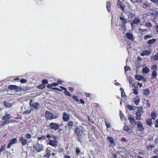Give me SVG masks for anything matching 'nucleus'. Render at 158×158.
Instances as JSON below:
<instances>
[{"mask_svg": "<svg viewBox=\"0 0 158 158\" xmlns=\"http://www.w3.org/2000/svg\"><path fill=\"white\" fill-rule=\"evenodd\" d=\"M139 101L140 99L139 97L138 96H137L135 98H134L133 99V102L136 105H137L139 104Z\"/></svg>", "mask_w": 158, "mask_h": 158, "instance_id": "6ab92c4d", "label": "nucleus"}, {"mask_svg": "<svg viewBox=\"0 0 158 158\" xmlns=\"http://www.w3.org/2000/svg\"><path fill=\"white\" fill-rule=\"evenodd\" d=\"M154 148V147L151 144H149L148 146V150L151 151Z\"/></svg>", "mask_w": 158, "mask_h": 158, "instance_id": "58836bf2", "label": "nucleus"}, {"mask_svg": "<svg viewBox=\"0 0 158 158\" xmlns=\"http://www.w3.org/2000/svg\"><path fill=\"white\" fill-rule=\"evenodd\" d=\"M49 127L52 130L56 131L59 129L60 127L57 123L52 122L50 123Z\"/></svg>", "mask_w": 158, "mask_h": 158, "instance_id": "20e7f679", "label": "nucleus"}, {"mask_svg": "<svg viewBox=\"0 0 158 158\" xmlns=\"http://www.w3.org/2000/svg\"><path fill=\"white\" fill-rule=\"evenodd\" d=\"M123 130L126 131H127L129 134H131L133 133L132 130L130 129L127 125H125L123 127Z\"/></svg>", "mask_w": 158, "mask_h": 158, "instance_id": "dca6fc26", "label": "nucleus"}, {"mask_svg": "<svg viewBox=\"0 0 158 158\" xmlns=\"http://www.w3.org/2000/svg\"><path fill=\"white\" fill-rule=\"evenodd\" d=\"M139 19L138 17H137V16L134 18L132 21L133 23H134L135 24H137L139 23Z\"/></svg>", "mask_w": 158, "mask_h": 158, "instance_id": "bb28decb", "label": "nucleus"}, {"mask_svg": "<svg viewBox=\"0 0 158 158\" xmlns=\"http://www.w3.org/2000/svg\"><path fill=\"white\" fill-rule=\"evenodd\" d=\"M27 140L26 139H24L22 141V143L23 145H25L27 144Z\"/></svg>", "mask_w": 158, "mask_h": 158, "instance_id": "4c0bfd02", "label": "nucleus"}, {"mask_svg": "<svg viewBox=\"0 0 158 158\" xmlns=\"http://www.w3.org/2000/svg\"><path fill=\"white\" fill-rule=\"evenodd\" d=\"M4 105L6 107H10L12 105L11 103H9L5 101L4 102Z\"/></svg>", "mask_w": 158, "mask_h": 158, "instance_id": "7c9ffc66", "label": "nucleus"}, {"mask_svg": "<svg viewBox=\"0 0 158 158\" xmlns=\"http://www.w3.org/2000/svg\"><path fill=\"white\" fill-rule=\"evenodd\" d=\"M149 93V91L148 89H144L143 90V94L145 95H147Z\"/></svg>", "mask_w": 158, "mask_h": 158, "instance_id": "e433bc0d", "label": "nucleus"}, {"mask_svg": "<svg viewBox=\"0 0 158 158\" xmlns=\"http://www.w3.org/2000/svg\"><path fill=\"white\" fill-rule=\"evenodd\" d=\"M7 122L5 121L2 122L1 121V126L3 127V126H5V124Z\"/></svg>", "mask_w": 158, "mask_h": 158, "instance_id": "09e8293b", "label": "nucleus"}, {"mask_svg": "<svg viewBox=\"0 0 158 158\" xmlns=\"http://www.w3.org/2000/svg\"><path fill=\"white\" fill-rule=\"evenodd\" d=\"M154 60L158 61V52L152 57Z\"/></svg>", "mask_w": 158, "mask_h": 158, "instance_id": "473e14b6", "label": "nucleus"}, {"mask_svg": "<svg viewBox=\"0 0 158 158\" xmlns=\"http://www.w3.org/2000/svg\"><path fill=\"white\" fill-rule=\"evenodd\" d=\"M38 88L39 89H43L45 88V85L43 84H40L38 86Z\"/></svg>", "mask_w": 158, "mask_h": 158, "instance_id": "a19ab883", "label": "nucleus"}, {"mask_svg": "<svg viewBox=\"0 0 158 158\" xmlns=\"http://www.w3.org/2000/svg\"><path fill=\"white\" fill-rule=\"evenodd\" d=\"M45 117L48 120L56 119L57 118V117L56 115L47 110L46 111Z\"/></svg>", "mask_w": 158, "mask_h": 158, "instance_id": "7ed1b4c3", "label": "nucleus"}, {"mask_svg": "<svg viewBox=\"0 0 158 158\" xmlns=\"http://www.w3.org/2000/svg\"><path fill=\"white\" fill-rule=\"evenodd\" d=\"M107 139L109 140L111 146L113 147L115 145L114 140L112 138L108 136L107 138Z\"/></svg>", "mask_w": 158, "mask_h": 158, "instance_id": "aec40b11", "label": "nucleus"}, {"mask_svg": "<svg viewBox=\"0 0 158 158\" xmlns=\"http://www.w3.org/2000/svg\"><path fill=\"white\" fill-rule=\"evenodd\" d=\"M152 118L155 120L156 118L157 115L155 112H152L151 114Z\"/></svg>", "mask_w": 158, "mask_h": 158, "instance_id": "c756f323", "label": "nucleus"}, {"mask_svg": "<svg viewBox=\"0 0 158 158\" xmlns=\"http://www.w3.org/2000/svg\"><path fill=\"white\" fill-rule=\"evenodd\" d=\"M145 26L148 28H150L152 26V24L150 22H148L147 23L145 24Z\"/></svg>", "mask_w": 158, "mask_h": 158, "instance_id": "f704fd0d", "label": "nucleus"}, {"mask_svg": "<svg viewBox=\"0 0 158 158\" xmlns=\"http://www.w3.org/2000/svg\"><path fill=\"white\" fill-rule=\"evenodd\" d=\"M155 127L156 128L158 127V118H157L156 121L155 123Z\"/></svg>", "mask_w": 158, "mask_h": 158, "instance_id": "864d4df0", "label": "nucleus"}, {"mask_svg": "<svg viewBox=\"0 0 158 158\" xmlns=\"http://www.w3.org/2000/svg\"><path fill=\"white\" fill-rule=\"evenodd\" d=\"M129 122L131 125L134 124L136 125L138 123V122H136L135 120L132 116H130L128 117Z\"/></svg>", "mask_w": 158, "mask_h": 158, "instance_id": "9d476101", "label": "nucleus"}, {"mask_svg": "<svg viewBox=\"0 0 158 158\" xmlns=\"http://www.w3.org/2000/svg\"><path fill=\"white\" fill-rule=\"evenodd\" d=\"M21 82L22 83H26L27 82V80L25 79H21Z\"/></svg>", "mask_w": 158, "mask_h": 158, "instance_id": "603ef678", "label": "nucleus"}, {"mask_svg": "<svg viewBox=\"0 0 158 158\" xmlns=\"http://www.w3.org/2000/svg\"><path fill=\"white\" fill-rule=\"evenodd\" d=\"M70 118L69 115L66 113L64 112L63 114V119L64 122H68Z\"/></svg>", "mask_w": 158, "mask_h": 158, "instance_id": "9b49d317", "label": "nucleus"}, {"mask_svg": "<svg viewBox=\"0 0 158 158\" xmlns=\"http://www.w3.org/2000/svg\"><path fill=\"white\" fill-rule=\"evenodd\" d=\"M25 137L27 139H29L31 137V135L30 134H27L25 135Z\"/></svg>", "mask_w": 158, "mask_h": 158, "instance_id": "c03bdc74", "label": "nucleus"}, {"mask_svg": "<svg viewBox=\"0 0 158 158\" xmlns=\"http://www.w3.org/2000/svg\"><path fill=\"white\" fill-rule=\"evenodd\" d=\"M46 137H47V138L48 140H51V139L52 138V136L49 134H47L46 136Z\"/></svg>", "mask_w": 158, "mask_h": 158, "instance_id": "3c124183", "label": "nucleus"}, {"mask_svg": "<svg viewBox=\"0 0 158 158\" xmlns=\"http://www.w3.org/2000/svg\"><path fill=\"white\" fill-rule=\"evenodd\" d=\"M8 88L11 90H15L16 92L21 91V90L20 87L14 85H9Z\"/></svg>", "mask_w": 158, "mask_h": 158, "instance_id": "39448f33", "label": "nucleus"}, {"mask_svg": "<svg viewBox=\"0 0 158 158\" xmlns=\"http://www.w3.org/2000/svg\"><path fill=\"white\" fill-rule=\"evenodd\" d=\"M30 105L31 108V110L32 111L34 109L38 110L40 108V104L36 102H33L32 100H30Z\"/></svg>", "mask_w": 158, "mask_h": 158, "instance_id": "f257e3e1", "label": "nucleus"}, {"mask_svg": "<svg viewBox=\"0 0 158 158\" xmlns=\"http://www.w3.org/2000/svg\"><path fill=\"white\" fill-rule=\"evenodd\" d=\"M119 19L121 20V22L122 23L123 27L124 28H126V25L127 22V19L124 18L123 16H120Z\"/></svg>", "mask_w": 158, "mask_h": 158, "instance_id": "6e6552de", "label": "nucleus"}, {"mask_svg": "<svg viewBox=\"0 0 158 158\" xmlns=\"http://www.w3.org/2000/svg\"><path fill=\"white\" fill-rule=\"evenodd\" d=\"M2 119L4 121L7 122L8 120L10 119V115L7 114H6L4 115L2 117Z\"/></svg>", "mask_w": 158, "mask_h": 158, "instance_id": "f3484780", "label": "nucleus"}, {"mask_svg": "<svg viewBox=\"0 0 158 158\" xmlns=\"http://www.w3.org/2000/svg\"><path fill=\"white\" fill-rule=\"evenodd\" d=\"M128 19H129L130 18H131V20L129 21L130 22L131 21V19H132L135 18V17H136V15L135 14V13L134 12H131L129 13L128 15Z\"/></svg>", "mask_w": 158, "mask_h": 158, "instance_id": "a211bd4d", "label": "nucleus"}, {"mask_svg": "<svg viewBox=\"0 0 158 158\" xmlns=\"http://www.w3.org/2000/svg\"><path fill=\"white\" fill-rule=\"evenodd\" d=\"M121 91V96L122 97H124L126 96V94L124 92V90L123 89L121 88L120 89Z\"/></svg>", "mask_w": 158, "mask_h": 158, "instance_id": "ea45409f", "label": "nucleus"}, {"mask_svg": "<svg viewBox=\"0 0 158 158\" xmlns=\"http://www.w3.org/2000/svg\"><path fill=\"white\" fill-rule=\"evenodd\" d=\"M138 109L136 111L135 114L137 117H140L141 116L143 113V107H137Z\"/></svg>", "mask_w": 158, "mask_h": 158, "instance_id": "423d86ee", "label": "nucleus"}, {"mask_svg": "<svg viewBox=\"0 0 158 158\" xmlns=\"http://www.w3.org/2000/svg\"><path fill=\"white\" fill-rule=\"evenodd\" d=\"M151 2L155 3V4H158V0H150Z\"/></svg>", "mask_w": 158, "mask_h": 158, "instance_id": "13d9d810", "label": "nucleus"}, {"mask_svg": "<svg viewBox=\"0 0 158 158\" xmlns=\"http://www.w3.org/2000/svg\"><path fill=\"white\" fill-rule=\"evenodd\" d=\"M75 116L78 118L79 119L81 120L82 119V118L79 116L78 114H76L75 115Z\"/></svg>", "mask_w": 158, "mask_h": 158, "instance_id": "bf43d9fd", "label": "nucleus"}, {"mask_svg": "<svg viewBox=\"0 0 158 158\" xmlns=\"http://www.w3.org/2000/svg\"><path fill=\"white\" fill-rule=\"evenodd\" d=\"M127 109L130 110H132L135 109H134L133 107L131 105H128V106H127Z\"/></svg>", "mask_w": 158, "mask_h": 158, "instance_id": "79ce46f5", "label": "nucleus"}, {"mask_svg": "<svg viewBox=\"0 0 158 158\" xmlns=\"http://www.w3.org/2000/svg\"><path fill=\"white\" fill-rule=\"evenodd\" d=\"M138 31L139 33L141 34H143L144 32L143 29L140 28H139Z\"/></svg>", "mask_w": 158, "mask_h": 158, "instance_id": "de8ad7c7", "label": "nucleus"}, {"mask_svg": "<svg viewBox=\"0 0 158 158\" xmlns=\"http://www.w3.org/2000/svg\"><path fill=\"white\" fill-rule=\"evenodd\" d=\"M132 90H133V92L135 94H138L139 92V90L138 89H133Z\"/></svg>", "mask_w": 158, "mask_h": 158, "instance_id": "37998d69", "label": "nucleus"}, {"mask_svg": "<svg viewBox=\"0 0 158 158\" xmlns=\"http://www.w3.org/2000/svg\"><path fill=\"white\" fill-rule=\"evenodd\" d=\"M151 53V51L148 50H146L143 51L141 53L140 55L142 56H144L145 55H149Z\"/></svg>", "mask_w": 158, "mask_h": 158, "instance_id": "412c9836", "label": "nucleus"}, {"mask_svg": "<svg viewBox=\"0 0 158 158\" xmlns=\"http://www.w3.org/2000/svg\"><path fill=\"white\" fill-rule=\"evenodd\" d=\"M45 138V136L44 135H41V136L38 137V140H40L41 139H44Z\"/></svg>", "mask_w": 158, "mask_h": 158, "instance_id": "49530a36", "label": "nucleus"}, {"mask_svg": "<svg viewBox=\"0 0 158 158\" xmlns=\"http://www.w3.org/2000/svg\"><path fill=\"white\" fill-rule=\"evenodd\" d=\"M64 158H71V157L70 156L65 155L64 156Z\"/></svg>", "mask_w": 158, "mask_h": 158, "instance_id": "774afa93", "label": "nucleus"}, {"mask_svg": "<svg viewBox=\"0 0 158 158\" xmlns=\"http://www.w3.org/2000/svg\"><path fill=\"white\" fill-rule=\"evenodd\" d=\"M149 68L146 67L143 69L142 72L143 73L147 74L149 72Z\"/></svg>", "mask_w": 158, "mask_h": 158, "instance_id": "b1692460", "label": "nucleus"}, {"mask_svg": "<svg viewBox=\"0 0 158 158\" xmlns=\"http://www.w3.org/2000/svg\"><path fill=\"white\" fill-rule=\"evenodd\" d=\"M64 93L66 95L69 96H71V94L68 91L65 90V91L64 92Z\"/></svg>", "mask_w": 158, "mask_h": 158, "instance_id": "4d7b16f0", "label": "nucleus"}, {"mask_svg": "<svg viewBox=\"0 0 158 158\" xmlns=\"http://www.w3.org/2000/svg\"><path fill=\"white\" fill-rule=\"evenodd\" d=\"M146 123L149 126H151L152 124V120L150 118L147 119L146 120Z\"/></svg>", "mask_w": 158, "mask_h": 158, "instance_id": "2f4dec72", "label": "nucleus"}, {"mask_svg": "<svg viewBox=\"0 0 158 158\" xmlns=\"http://www.w3.org/2000/svg\"><path fill=\"white\" fill-rule=\"evenodd\" d=\"M125 36L131 41H132L134 40V37L132 34L130 32H127Z\"/></svg>", "mask_w": 158, "mask_h": 158, "instance_id": "4468645a", "label": "nucleus"}, {"mask_svg": "<svg viewBox=\"0 0 158 158\" xmlns=\"http://www.w3.org/2000/svg\"><path fill=\"white\" fill-rule=\"evenodd\" d=\"M5 146V145H2L1 146V148H0V149L2 150V152L3 151H5V149L4 148Z\"/></svg>", "mask_w": 158, "mask_h": 158, "instance_id": "8fccbe9b", "label": "nucleus"}, {"mask_svg": "<svg viewBox=\"0 0 158 158\" xmlns=\"http://www.w3.org/2000/svg\"><path fill=\"white\" fill-rule=\"evenodd\" d=\"M138 126V130L140 131L142 133L144 131V128L142 123L140 122H138V123L137 124Z\"/></svg>", "mask_w": 158, "mask_h": 158, "instance_id": "ddd939ff", "label": "nucleus"}, {"mask_svg": "<svg viewBox=\"0 0 158 158\" xmlns=\"http://www.w3.org/2000/svg\"><path fill=\"white\" fill-rule=\"evenodd\" d=\"M85 95L87 97H89L90 95V94L88 93H85Z\"/></svg>", "mask_w": 158, "mask_h": 158, "instance_id": "338daca9", "label": "nucleus"}, {"mask_svg": "<svg viewBox=\"0 0 158 158\" xmlns=\"http://www.w3.org/2000/svg\"><path fill=\"white\" fill-rule=\"evenodd\" d=\"M157 68V66L155 64H154L152 66V69L153 70V71L156 72Z\"/></svg>", "mask_w": 158, "mask_h": 158, "instance_id": "72a5a7b5", "label": "nucleus"}, {"mask_svg": "<svg viewBox=\"0 0 158 158\" xmlns=\"http://www.w3.org/2000/svg\"><path fill=\"white\" fill-rule=\"evenodd\" d=\"M120 117L121 118L124 119L125 117L124 116L123 114L122 113H121L120 114Z\"/></svg>", "mask_w": 158, "mask_h": 158, "instance_id": "052dcab7", "label": "nucleus"}, {"mask_svg": "<svg viewBox=\"0 0 158 158\" xmlns=\"http://www.w3.org/2000/svg\"><path fill=\"white\" fill-rule=\"evenodd\" d=\"M73 122H73L72 121H69L68 123L67 126L68 127V128L69 129V130H70L72 127H73Z\"/></svg>", "mask_w": 158, "mask_h": 158, "instance_id": "a878e982", "label": "nucleus"}, {"mask_svg": "<svg viewBox=\"0 0 158 158\" xmlns=\"http://www.w3.org/2000/svg\"><path fill=\"white\" fill-rule=\"evenodd\" d=\"M34 148H35L37 152H40L42 150L44 147L42 144L39 143H38L35 147H34Z\"/></svg>", "mask_w": 158, "mask_h": 158, "instance_id": "0eeeda50", "label": "nucleus"}, {"mask_svg": "<svg viewBox=\"0 0 158 158\" xmlns=\"http://www.w3.org/2000/svg\"><path fill=\"white\" fill-rule=\"evenodd\" d=\"M42 83L45 84H47L48 83V81L47 80L45 79H43L42 81Z\"/></svg>", "mask_w": 158, "mask_h": 158, "instance_id": "6e6d98bb", "label": "nucleus"}, {"mask_svg": "<svg viewBox=\"0 0 158 158\" xmlns=\"http://www.w3.org/2000/svg\"><path fill=\"white\" fill-rule=\"evenodd\" d=\"M32 111L31 110V108L30 110H27L24 111L23 113L24 114H30Z\"/></svg>", "mask_w": 158, "mask_h": 158, "instance_id": "a18cd8bd", "label": "nucleus"}, {"mask_svg": "<svg viewBox=\"0 0 158 158\" xmlns=\"http://www.w3.org/2000/svg\"><path fill=\"white\" fill-rule=\"evenodd\" d=\"M17 139L16 138H14L10 139L9 141V143L7 146V148H10V146L11 145L14 144H15L17 143Z\"/></svg>", "mask_w": 158, "mask_h": 158, "instance_id": "f8f14e48", "label": "nucleus"}, {"mask_svg": "<svg viewBox=\"0 0 158 158\" xmlns=\"http://www.w3.org/2000/svg\"><path fill=\"white\" fill-rule=\"evenodd\" d=\"M85 130L82 126L78 127L75 130V133L78 136H82Z\"/></svg>", "mask_w": 158, "mask_h": 158, "instance_id": "f03ea898", "label": "nucleus"}, {"mask_svg": "<svg viewBox=\"0 0 158 158\" xmlns=\"http://www.w3.org/2000/svg\"><path fill=\"white\" fill-rule=\"evenodd\" d=\"M117 5L118 7L119 6L122 10H124V5L120 1L118 0L117 3Z\"/></svg>", "mask_w": 158, "mask_h": 158, "instance_id": "4be33fe9", "label": "nucleus"}, {"mask_svg": "<svg viewBox=\"0 0 158 158\" xmlns=\"http://www.w3.org/2000/svg\"><path fill=\"white\" fill-rule=\"evenodd\" d=\"M111 3L107 1L106 2V8L107 10L108 11H110L111 9Z\"/></svg>", "mask_w": 158, "mask_h": 158, "instance_id": "cd10ccee", "label": "nucleus"}, {"mask_svg": "<svg viewBox=\"0 0 158 158\" xmlns=\"http://www.w3.org/2000/svg\"><path fill=\"white\" fill-rule=\"evenodd\" d=\"M152 35L151 33L149 35H147L144 36V39H146L152 37Z\"/></svg>", "mask_w": 158, "mask_h": 158, "instance_id": "c9c22d12", "label": "nucleus"}, {"mask_svg": "<svg viewBox=\"0 0 158 158\" xmlns=\"http://www.w3.org/2000/svg\"><path fill=\"white\" fill-rule=\"evenodd\" d=\"M64 150V149L62 148H60L58 149V152L59 153H61V152H62Z\"/></svg>", "mask_w": 158, "mask_h": 158, "instance_id": "e2e57ef3", "label": "nucleus"}, {"mask_svg": "<svg viewBox=\"0 0 158 158\" xmlns=\"http://www.w3.org/2000/svg\"><path fill=\"white\" fill-rule=\"evenodd\" d=\"M76 152L77 154H78L80 152V151L78 148H77L76 149Z\"/></svg>", "mask_w": 158, "mask_h": 158, "instance_id": "69168bd1", "label": "nucleus"}, {"mask_svg": "<svg viewBox=\"0 0 158 158\" xmlns=\"http://www.w3.org/2000/svg\"><path fill=\"white\" fill-rule=\"evenodd\" d=\"M134 24H135L134 23H133L132 22L131 24V27H132V29H134V27H135V26L134 25Z\"/></svg>", "mask_w": 158, "mask_h": 158, "instance_id": "0e129e2a", "label": "nucleus"}, {"mask_svg": "<svg viewBox=\"0 0 158 158\" xmlns=\"http://www.w3.org/2000/svg\"><path fill=\"white\" fill-rule=\"evenodd\" d=\"M156 39H152L149 40L147 41V44L148 45H152L155 43Z\"/></svg>", "mask_w": 158, "mask_h": 158, "instance_id": "393cba45", "label": "nucleus"}, {"mask_svg": "<svg viewBox=\"0 0 158 158\" xmlns=\"http://www.w3.org/2000/svg\"><path fill=\"white\" fill-rule=\"evenodd\" d=\"M48 144L54 147H56L58 145V143L56 140H50L49 141Z\"/></svg>", "mask_w": 158, "mask_h": 158, "instance_id": "1a4fd4ad", "label": "nucleus"}, {"mask_svg": "<svg viewBox=\"0 0 158 158\" xmlns=\"http://www.w3.org/2000/svg\"><path fill=\"white\" fill-rule=\"evenodd\" d=\"M135 77L137 80L139 81L143 80V81H145V80L146 79V78L143 77L142 75H136L135 76Z\"/></svg>", "mask_w": 158, "mask_h": 158, "instance_id": "5701e85b", "label": "nucleus"}, {"mask_svg": "<svg viewBox=\"0 0 158 158\" xmlns=\"http://www.w3.org/2000/svg\"><path fill=\"white\" fill-rule=\"evenodd\" d=\"M51 148L50 147H48L47 148L46 151V154L44 155V156L45 158H49L51 155V152L50 150Z\"/></svg>", "mask_w": 158, "mask_h": 158, "instance_id": "2eb2a0df", "label": "nucleus"}, {"mask_svg": "<svg viewBox=\"0 0 158 158\" xmlns=\"http://www.w3.org/2000/svg\"><path fill=\"white\" fill-rule=\"evenodd\" d=\"M129 69V67L128 66H125L124 67V69H125V72H126V71H128Z\"/></svg>", "mask_w": 158, "mask_h": 158, "instance_id": "680f3d73", "label": "nucleus"}, {"mask_svg": "<svg viewBox=\"0 0 158 158\" xmlns=\"http://www.w3.org/2000/svg\"><path fill=\"white\" fill-rule=\"evenodd\" d=\"M105 124L107 128H110V125L108 122H106Z\"/></svg>", "mask_w": 158, "mask_h": 158, "instance_id": "5fc2aeb1", "label": "nucleus"}, {"mask_svg": "<svg viewBox=\"0 0 158 158\" xmlns=\"http://www.w3.org/2000/svg\"><path fill=\"white\" fill-rule=\"evenodd\" d=\"M157 77L156 72L152 71L151 74V77L153 79L156 78Z\"/></svg>", "mask_w": 158, "mask_h": 158, "instance_id": "c85d7f7f", "label": "nucleus"}]
</instances>
